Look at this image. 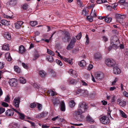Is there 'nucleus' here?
Returning <instances> with one entry per match:
<instances>
[{
	"label": "nucleus",
	"instance_id": "obj_1",
	"mask_svg": "<svg viewBox=\"0 0 128 128\" xmlns=\"http://www.w3.org/2000/svg\"><path fill=\"white\" fill-rule=\"evenodd\" d=\"M106 64L110 67H114L116 65V62L112 59L108 58L106 59L105 61Z\"/></svg>",
	"mask_w": 128,
	"mask_h": 128
},
{
	"label": "nucleus",
	"instance_id": "obj_2",
	"mask_svg": "<svg viewBox=\"0 0 128 128\" xmlns=\"http://www.w3.org/2000/svg\"><path fill=\"white\" fill-rule=\"evenodd\" d=\"M62 32L64 33V36L62 38V40L64 42H68L70 39V37L68 32L64 31Z\"/></svg>",
	"mask_w": 128,
	"mask_h": 128
},
{
	"label": "nucleus",
	"instance_id": "obj_3",
	"mask_svg": "<svg viewBox=\"0 0 128 128\" xmlns=\"http://www.w3.org/2000/svg\"><path fill=\"white\" fill-rule=\"evenodd\" d=\"M100 122L104 124H107L108 123L109 120L108 117L106 116H101L99 117Z\"/></svg>",
	"mask_w": 128,
	"mask_h": 128
},
{
	"label": "nucleus",
	"instance_id": "obj_4",
	"mask_svg": "<svg viewBox=\"0 0 128 128\" xmlns=\"http://www.w3.org/2000/svg\"><path fill=\"white\" fill-rule=\"evenodd\" d=\"M116 17L117 21L119 22L121 24L122 23V22H123L124 21V20L123 19L125 18V16L124 15L117 14H116Z\"/></svg>",
	"mask_w": 128,
	"mask_h": 128
},
{
	"label": "nucleus",
	"instance_id": "obj_5",
	"mask_svg": "<svg viewBox=\"0 0 128 128\" xmlns=\"http://www.w3.org/2000/svg\"><path fill=\"white\" fill-rule=\"evenodd\" d=\"M87 110L83 108H80L78 106L77 111L74 112V113L76 115H80L82 113L86 111Z\"/></svg>",
	"mask_w": 128,
	"mask_h": 128
},
{
	"label": "nucleus",
	"instance_id": "obj_6",
	"mask_svg": "<svg viewBox=\"0 0 128 128\" xmlns=\"http://www.w3.org/2000/svg\"><path fill=\"white\" fill-rule=\"evenodd\" d=\"M104 74L101 72H96L95 75V77L98 80H101L104 78Z\"/></svg>",
	"mask_w": 128,
	"mask_h": 128
},
{
	"label": "nucleus",
	"instance_id": "obj_7",
	"mask_svg": "<svg viewBox=\"0 0 128 128\" xmlns=\"http://www.w3.org/2000/svg\"><path fill=\"white\" fill-rule=\"evenodd\" d=\"M58 56L61 59H62L63 60L66 62H68L70 64H72V59L67 58H63V57L60 55L59 52H58Z\"/></svg>",
	"mask_w": 128,
	"mask_h": 128
},
{
	"label": "nucleus",
	"instance_id": "obj_8",
	"mask_svg": "<svg viewBox=\"0 0 128 128\" xmlns=\"http://www.w3.org/2000/svg\"><path fill=\"white\" fill-rule=\"evenodd\" d=\"M17 81L14 78H12L10 80L8 83L12 86H15L17 84Z\"/></svg>",
	"mask_w": 128,
	"mask_h": 128
},
{
	"label": "nucleus",
	"instance_id": "obj_9",
	"mask_svg": "<svg viewBox=\"0 0 128 128\" xmlns=\"http://www.w3.org/2000/svg\"><path fill=\"white\" fill-rule=\"evenodd\" d=\"M20 100V98H15L14 100V105L16 108H18L19 107Z\"/></svg>",
	"mask_w": 128,
	"mask_h": 128
},
{
	"label": "nucleus",
	"instance_id": "obj_10",
	"mask_svg": "<svg viewBox=\"0 0 128 128\" xmlns=\"http://www.w3.org/2000/svg\"><path fill=\"white\" fill-rule=\"evenodd\" d=\"M111 44H120L118 38L115 36L113 37L111 40Z\"/></svg>",
	"mask_w": 128,
	"mask_h": 128
},
{
	"label": "nucleus",
	"instance_id": "obj_11",
	"mask_svg": "<svg viewBox=\"0 0 128 128\" xmlns=\"http://www.w3.org/2000/svg\"><path fill=\"white\" fill-rule=\"evenodd\" d=\"M80 108H83L86 109H88V107L86 103L84 102H82L80 103L78 105Z\"/></svg>",
	"mask_w": 128,
	"mask_h": 128
},
{
	"label": "nucleus",
	"instance_id": "obj_12",
	"mask_svg": "<svg viewBox=\"0 0 128 128\" xmlns=\"http://www.w3.org/2000/svg\"><path fill=\"white\" fill-rule=\"evenodd\" d=\"M117 103L122 106H125L126 104V102L123 100H120V99H118L117 101Z\"/></svg>",
	"mask_w": 128,
	"mask_h": 128
},
{
	"label": "nucleus",
	"instance_id": "obj_13",
	"mask_svg": "<svg viewBox=\"0 0 128 128\" xmlns=\"http://www.w3.org/2000/svg\"><path fill=\"white\" fill-rule=\"evenodd\" d=\"M121 71L120 69L117 66H115L114 68L113 72L115 74H120Z\"/></svg>",
	"mask_w": 128,
	"mask_h": 128
},
{
	"label": "nucleus",
	"instance_id": "obj_14",
	"mask_svg": "<svg viewBox=\"0 0 128 128\" xmlns=\"http://www.w3.org/2000/svg\"><path fill=\"white\" fill-rule=\"evenodd\" d=\"M23 22L22 21H18L15 24V27L17 29H19L21 26V25L22 24Z\"/></svg>",
	"mask_w": 128,
	"mask_h": 128
},
{
	"label": "nucleus",
	"instance_id": "obj_15",
	"mask_svg": "<svg viewBox=\"0 0 128 128\" xmlns=\"http://www.w3.org/2000/svg\"><path fill=\"white\" fill-rule=\"evenodd\" d=\"M46 60L50 62H52L54 60L53 58L51 56L47 55L46 56Z\"/></svg>",
	"mask_w": 128,
	"mask_h": 128
},
{
	"label": "nucleus",
	"instance_id": "obj_16",
	"mask_svg": "<svg viewBox=\"0 0 128 128\" xmlns=\"http://www.w3.org/2000/svg\"><path fill=\"white\" fill-rule=\"evenodd\" d=\"M120 44H111V46L109 48V49L110 50L112 48H113L114 49H117L119 47Z\"/></svg>",
	"mask_w": 128,
	"mask_h": 128
},
{
	"label": "nucleus",
	"instance_id": "obj_17",
	"mask_svg": "<svg viewBox=\"0 0 128 128\" xmlns=\"http://www.w3.org/2000/svg\"><path fill=\"white\" fill-rule=\"evenodd\" d=\"M102 55L99 52H98L95 54L94 55V58L96 59H99L102 58Z\"/></svg>",
	"mask_w": 128,
	"mask_h": 128
},
{
	"label": "nucleus",
	"instance_id": "obj_18",
	"mask_svg": "<svg viewBox=\"0 0 128 128\" xmlns=\"http://www.w3.org/2000/svg\"><path fill=\"white\" fill-rule=\"evenodd\" d=\"M19 51L22 54L26 52V50L23 46L21 45L19 46Z\"/></svg>",
	"mask_w": 128,
	"mask_h": 128
},
{
	"label": "nucleus",
	"instance_id": "obj_19",
	"mask_svg": "<svg viewBox=\"0 0 128 128\" xmlns=\"http://www.w3.org/2000/svg\"><path fill=\"white\" fill-rule=\"evenodd\" d=\"M60 110L62 111H64L65 110V105L64 102L62 101L60 103Z\"/></svg>",
	"mask_w": 128,
	"mask_h": 128
},
{
	"label": "nucleus",
	"instance_id": "obj_20",
	"mask_svg": "<svg viewBox=\"0 0 128 128\" xmlns=\"http://www.w3.org/2000/svg\"><path fill=\"white\" fill-rule=\"evenodd\" d=\"M39 74L42 77H44L46 75V73L43 70H41L39 71Z\"/></svg>",
	"mask_w": 128,
	"mask_h": 128
},
{
	"label": "nucleus",
	"instance_id": "obj_21",
	"mask_svg": "<svg viewBox=\"0 0 128 128\" xmlns=\"http://www.w3.org/2000/svg\"><path fill=\"white\" fill-rule=\"evenodd\" d=\"M87 120L89 122L91 123H94V120L89 115H88L86 117Z\"/></svg>",
	"mask_w": 128,
	"mask_h": 128
},
{
	"label": "nucleus",
	"instance_id": "obj_22",
	"mask_svg": "<svg viewBox=\"0 0 128 128\" xmlns=\"http://www.w3.org/2000/svg\"><path fill=\"white\" fill-rule=\"evenodd\" d=\"M46 115V113L44 112H42L38 114L36 116L38 118H40L44 117Z\"/></svg>",
	"mask_w": 128,
	"mask_h": 128
},
{
	"label": "nucleus",
	"instance_id": "obj_23",
	"mask_svg": "<svg viewBox=\"0 0 128 128\" xmlns=\"http://www.w3.org/2000/svg\"><path fill=\"white\" fill-rule=\"evenodd\" d=\"M79 64L80 66L83 67L86 65V63L84 60H82L80 62Z\"/></svg>",
	"mask_w": 128,
	"mask_h": 128
},
{
	"label": "nucleus",
	"instance_id": "obj_24",
	"mask_svg": "<svg viewBox=\"0 0 128 128\" xmlns=\"http://www.w3.org/2000/svg\"><path fill=\"white\" fill-rule=\"evenodd\" d=\"M68 81L69 84H76L77 82L76 80L73 79H72V80L69 79Z\"/></svg>",
	"mask_w": 128,
	"mask_h": 128
},
{
	"label": "nucleus",
	"instance_id": "obj_25",
	"mask_svg": "<svg viewBox=\"0 0 128 128\" xmlns=\"http://www.w3.org/2000/svg\"><path fill=\"white\" fill-rule=\"evenodd\" d=\"M39 56L40 55L37 52H35V54H34V58L32 60H36L39 57Z\"/></svg>",
	"mask_w": 128,
	"mask_h": 128
},
{
	"label": "nucleus",
	"instance_id": "obj_26",
	"mask_svg": "<svg viewBox=\"0 0 128 128\" xmlns=\"http://www.w3.org/2000/svg\"><path fill=\"white\" fill-rule=\"evenodd\" d=\"M19 80L20 83L24 84L26 82V80L24 78L22 77H20V78Z\"/></svg>",
	"mask_w": 128,
	"mask_h": 128
},
{
	"label": "nucleus",
	"instance_id": "obj_27",
	"mask_svg": "<svg viewBox=\"0 0 128 128\" xmlns=\"http://www.w3.org/2000/svg\"><path fill=\"white\" fill-rule=\"evenodd\" d=\"M119 111L120 112V115L122 116L125 118H126L127 117L126 115L123 111L121 110H120Z\"/></svg>",
	"mask_w": 128,
	"mask_h": 128
},
{
	"label": "nucleus",
	"instance_id": "obj_28",
	"mask_svg": "<svg viewBox=\"0 0 128 128\" xmlns=\"http://www.w3.org/2000/svg\"><path fill=\"white\" fill-rule=\"evenodd\" d=\"M30 24L31 26H34L37 24L38 22L36 21H31Z\"/></svg>",
	"mask_w": 128,
	"mask_h": 128
},
{
	"label": "nucleus",
	"instance_id": "obj_29",
	"mask_svg": "<svg viewBox=\"0 0 128 128\" xmlns=\"http://www.w3.org/2000/svg\"><path fill=\"white\" fill-rule=\"evenodd\" d=\"M69 104L71 108H72L75 106V103L74 101L72 100L70 101V102H69Z\"/></svg>",
	"mask_w": 128,
	"mask_h": 128
},
{
	"label": "nucleus",
	"instance_id": "obj_30",
	"mask_svg": "<svg viewBox=\"0 0 128 128\" xmlns=\"http://www.w3.org/2000/svg\"><path fill=\"white\" fill-rule=\"evenodd\" d=\"M73 47L74 45L71 44V43H70L67 46L66 49L68 50H69L72 48Z\"/></svg>",
	"mask_w": 128,
	"mask_h": 128
},
{
	"label": "nucleus",
	"instance_id": "obj_31",
	"mask_svg": "<svg viewBox=\"0 0 128 128\" xmlns=\"http://www.w3.org/2000/svg\"><path fill=\"white\" fill-rule=\"evenodd\" d=\"M16 3V0H10V4L12 6L15 5Z\"/></svg>",
	"mask_w": 128,
	"mask_h": 128
},
{
	"label": "nucleus",
	"instance_id": "obj_32",
	"mask_svg": "<svg viewBox=\"0 0 128 128\" xmlns=\"http://www.w3.org/2000/svg\"><path fill=\"white\" fill-rule=\"evenodd\" d=\"M112 18H109L108 17H106L104 19V20L105 21L108 23H110L112 21Z\"/></svg>",
	"mask_w": 128,
	"mask_h": 128
},
{
	"label": "nucleus",
	"instance_id": "obj_33",
	"mask_svg": "<svg viewBox=\"0 0 128 128\" xmlns=\"http://www.w3.org/2000/svg\"><path fill=\"white\" fill-rule=\"evenodd\" d=\"M1 23L4 25L6 26L8 25V21L5 20H2L1 21Z\"/></svg>",
	"mask_w": 128,
	"mask_h": 128
},
{
	"label": "nucleus",
	"instance_id": "obj_34",
	"mask_svg": "<svg viewBox=\"0 0 128 128\" xmlns=\"http://www.w3.org/2000/svg\"><path fill=\"white\" fill-rule=\"evenodd\" d=\"M47 52L49 54L52 55L53 56H54L55 54L54 52L48 49H47Z\"/></svg>",
	"mask_w": 128,
	"mask_h": 128
},
{
	"label": "nucleus",
	"instance_id": "obj_35",
	"mask_svg": "<svg viewBox=\"0 0 128 128\" xmlns=\"http://www.w3.org/2000/svg\"><path fill=\"white\" fill-rule=\"evenodd\" d=\"M14 70L15 71L18 73H19L20 71V69L17 66H14Z\"/></svg>",
	"mask_w": 128,
	"mask_h": 128
},
{
	"label": "nucleus",
	"instance_id": "obj_36",
	"mask_svg": "<svg viewBox=\"0 0 128 128\" xmlns=\"http://www.w3.org/2000/svg\"><path fill=\"white\" fill-rule=\"evenodd\" d=\"M8 116H12L14 114V112L13 111L11 110H8Z\"/></svg>",
	"mask_w": 128,
	"mask_h": 128
},
{
	"label": "nucleus",
	"instance_id": "obj_37",
	"mask_svg": "<svg viewBox=\"0 0 128 128\" xmlns=\"http://www.w3.org/2000/svg\"><path fill=\"white\" fill-rule=\"evenodd\" d=\"M19 126L17 123H14L12 125L11 128H19Z\"/></svg>",
	"mask_w": 128,
	"mask_h": 128
},
{
	"label": "nucleus",
	"instance_id": "obj_38",
	"mask_svg": "<svg viewBox=\"0 0 128 128\" xmlns=\"http://www.w3.org/2000/svg\"><path fill=\"white\" fill-rule=\"evenodd\" d=\"M52 102L54 106H57V100L56 99L53 98L52 99Z\"/></svg>",
	"mask_w": 128,
	"mask_h": 128
},
{
	"label": "nucleus",
	"instance_id": "obj_39",
	"mask_svg": "<svg viewBox=\"0 0 128 128\" xmlns=\"http://www.w3.org/2000/svg\"><path fill=\"white\" fill-rule=\"evenodd\" d=\"M8 44H4L2 47L3 50H7L8 48Z\"/></svg>",
	"mask_w": 128,
	"mask_h": 128
},
{
	"label": "nucleus",
	"instance_id": "obj_40",
	"mask_svg": "<svg viewBox=\"0 0 128 128\" xmlns=\"http://www.w3.org/2000/svg\"><path fill=\"white\" fill-rule=\"evenodd\" d=\"M82 36V33L81 32H80L77 36H76V37L78 40H79L81 38Z\"/></svg>",
	"mask_w": 128,
	"mask_h": 128
},
{
	"label": "nucleus",
	"instance_id": "obj_41",
	"mask_svg": "<svg viewBox=\"0 0 128 128\" xmlns=\"http://www.w3.org/2000/svg\"><path fill=\"white\" fill-rule=\"evenodd\" d=\"M48 92L50 94H51V95L52 96H54L55 95L54 92L52 90H49L48 91Z\"/></svg>",
	"mask_w": 128,
	"mask_h": 128
},
{
	"label": "nucleus",
	"instance_id": "obj_42",
	"mask_svg": "<svg viewBox=\"0 0 128 128\" xmlns=\"http://www.w3.org/2000/svg\"><path fill=\"white\" fill-rule=\"evenodd\" d=\"M87 19L90 22H92L93 20V18L92 16H87Z\"/></svg>",
	"mask_w": 128,
	"mask_h": 128
},
{
	"label": "nucleus",
	"instance_id": "obj_43",
	"mask_svg": "<svg viewBox=\"0 0 128 128\" xmlns=\"http://www.w3.org/2000/svg\"><path fill=\"white\" fill-rule=\"evenodd\" d=\"M5 111L4 108L2 107L0 108V114H1Z\"/></svg>",
	"mask_w": 128,
	"mask_h": 128
},
{
	"label": "nucleus",
	"instance_id": "obj_44",
	"mask_svg": "<svg viewBox=\"0 0 128 128\" xmlns=\"http://www.w3.org/2000/svg\"><path fill=\"white\" fill-rule=\"evenodd\" d=\"M73 74H72V76L74 77L75 78L77 77L78 76V74L77 72L75 71H74V72L73 73Z\"/></svg>",
	"mask_w": 128,
	"mask_h": 128
},
{
	"label": "nucleus",
	"instance_id": "obj_45",
	"mask_svg": "<svg viewBox=\"0 0 128 128\" xmlns=\"http://www.w3.org/2000/svg\"><path fill=\"white\" fill-rule=\"evenodd\" d=\"M56 62L60 66H61L62 64L61 61L58 60H56Z\"/></svg>",
	"mask_w": 128,
	"mask_h": 128
},
{
	"label": "nucleus",
	"instance_id": "obj_46",
	"mask_svg": "<svg viewBox=\"0 0 128 128\" xmlns=\"http://www.w3.org/2000/svg\"><path fill=\"white\" fill-rule=\"evenodd\" d=\"M87 13V12L86 11V8H85L82 10V14L84 16H86V14Z\"/></svg>",
	"mask_w": 128,
	"mask_h": 128
},
{
	"label": "nucleus",
	"instance_id": "obj_47",
	"mask_svg": "<svg viewBox=\"0 0 128 128\" xmlns=\"http://www.w3.org/2000/svg\"><path fill=\"white\" fill-rule=\"evenodd\" d=\"M28 5L26 4H25L23 5L22 8L24 10H26L28 8Z\"/></svg>",
	"mask_w": 128,
	"mask_h": 128
},
{
	"label": "nucleus",
	"instance_id": "obj_48",
	"mask_svg": "<svg viewBox=\"0 0 128 128\" xmlns=\"http://www.w3.org/2000/svg\"><path fill=\"white\" fill-rule=\"evenodd\" d=\"M1 105L4 107H7L8 106V104L4 102H2Z\"/></svg>",
	"mask_w": 128,
	"mask_h": 128
},
{
	"label": "nucleus",
	"instance_id": "obj_49",
	"mask_svg": "<svg viewBox=\"0 0 128 128\" xmlns=\"http://www.w3.org/2000/svg\"><path fill=\"white\" fill-rule=\"evenodd\" d=\"M121 24L122 25L127 26H128V22H125L124 21L123 22H122V23Z\"/></svg>",
	"mask_w": 128,
	"mask_h": 128
},
{
	"label": "nucleus",
	"instance_id": "obj_50",
	"mask_svg": "<svg viewBox=\"0 0 128 128\" xmlns=\"http://www.w3.org/2000/svg\"><path fill=\"white\" fill-rule=\"evenodd\" d=\"M84 91L83 90L80 89H78L77 91L76 92V93H77L78 94L80 93H81L82 94L83 93H84Z\"/></svg>",
	"mask_w": 128,
	"mask_h": 128
},
{
	"label": "nucleus",
	"instance_id": "obj_51",
	"mask_svg": "<svg viewBox=\"0 0 128 128\" xmlns=\"http://www.w3.org/2000/svg\"><path fill=\"white\" fill-rule=\"evenodd\" d=\"M4 38L7 39V40H8L7 37H8V32H5L4 34Z\"/></svg>",
	"mask_w": 128,
	"mask_h": 128
},
{
	"label": "nucleus",
	"instance_id": "obj_52",
	"mask_svg": "<svg viewBox=\"0 0 128 128\" xmlns=\"http://www.w3.org/2000/svg\"><path fill=\"white\" fill-rule=\"evenodd\" d=\"M93 65L92 64H90L89 65L88 68V70H90L93 68Z\"/></svg>",
	"mask_w": 128,
	"mask_h": 128
},
{
	"label": "nucleus",
	"instance_id": "obj_53",
	"mask_svg": "<svg viewBox=\"0 0 128 128\" xmlns=\"http://www.w3.org/2000/svg\"><path fill=\"white\" fill-rule=\"evenodd\" d=\"M4 64L3 63H2L0 62V69H1L4 67Z\"/></svg>",
	"mask_w": 128,
	"mask_h": 128
},
{
	"label": "nucleus",
	"instance_id": "obj_54",
	"mask_svg": "<svg viewBox=\"0 0 128 128\" xmlns=\"http://www.w3.org/2000/svg\"><path fill=\"white\" fill-rule=\"evenodd\" d=\"M20 114V118L22 119H23L24 118V114Z\"/></svg>",
	"mask_w": 128,
	"mask_h": 128
},
{
	"label": "nucleus",
	"instance_id": "obj_55",
	"mask_svg": "<svg viewBox=\"0 0 128 128\" xmlns=\"http://www.w3.org/2000/svg\"><path fill=\"white\" fill-rule=\"evenodd\" d=\"M36 106V104L34 103L31 104L30 105V107L31 108H34Z\"/></svg>",
	"mask_w": 128,
	"mask_h": 128
},
{
	"label": "nucleus",
	"instance_id": "obj_56",
	"mask_svg": "<svg viewBox=\"0 0 128 128\" xmlns=\"http://www.w3.org/2000/svg\"><path fill=\"white\" fill-rule=\"evenodd\" d=\"M84 91V93H83V95L84 96H87L88 94V92L87 90H83Z\"/></svg>",
	"mask_w": 128,
	"mask_h": 128
},
{
	"label": "nucleus",
	"instance_id": "obj_57",
	"mask_svg": "<svg viewBox=\"0 0 128 128\" xmlns=\"http://www.w3.org/2000/svg\"><path fill=\"white\" fill-rule=\"evenodd\" d=\"M22 66H23L25 68L27 69L28 68V66L24 63H22Z\"/></svg>",
	"mask_w": 128,
	"mask_h": 128
},
{
	"label": "nucleus",
	"instance_id": "obj_58",
	"mask_svg": "<svg viewBox=\"0 0 128 128\" xmlns=\"http://www.w3.org/2000/svg\"><path fill=\"white\" fill-rule=\"evenodd\" d=\"M74 71L72 69H70L69 71V73L72 76V74H73V73L74 72Z\"/></svg>",
	"mask_w": 128,
	"mask_h": 128
},
{
	"label": "nucleus",
	"instance_id": "obj_59",
	"mask_svg": "<svg viewBox=\"0 0 128 128\" xmlns=\"http://www.w3.org/2000/svg\"><path fill=\"white\" fill-rule=\"evenodd\" d=\"M123 94L125 96L128 98V93L126 91H124L123 93Z\"/></svg>",
	"mask_w": 128,
	"mask_h": 128
},
{
	"label": "nucleus",
	"instance_id": "obj_60",
	"mask_svg": "<svg viewBox=\"0 0 128 128\" xmlns=\"http://www.w3.org/2000/svg\"><path fill=\"white\" fill-rule=\"evenodd\" d=\"M51 76L53 77L55 76L56 75V73L54 71H52L51 72Z\"/></svg>",
	"mask_w": 128,
	"mask_h": 128
},
{
	"label": "nucleus",
	"instance_id": "obj_61",
	"mask_svg": "<svg viewBox=\"0 0 128 128\" xmlns=\"http://www.w3.org/2000/svg\"><path fill=\"white\" fill-rule=\"evenodd\" d=\"M106 6L107 7V9L108 10H109V11L111 10V9L112 8V6L111 7L110 6H107V5H106Z\"/></svg>",
	"mask_w": 128,
	"mask_h": 128
},
{
	"label": "nucleus",
	"instance_id": "obj_62",
	"mask_svg": "<svg viewBox=\"0 0 128 128\" xmlns=\"http://www.w3.org/2000/svg\"><path fill=\"white\" fill-rule=\"evenodd\" d=\"M125 2V0H120L118 2V3L122 4H124V3Z\"/></svg>",
	"mask_w": 128,
	"mask_h": 128
},
{
	"label": "nucleus",
	"instance_id": "obj_63",
	"mask_svg": "<svg viewBox=\"0 0 128 128\" xmlns=\"http://www.w3.org/2000/svg\"><path fill=\"white\" fill-rule=\"evenodd\" d=\"M28 122L30 123V124H31L32 126H34L35 124H34V122H31V121H29V120H28Z\"/></svg>",
	"mask_w": 128,
	"mask_h": 128
},
{
	"label": "nucleus",
	"instance_id": "obj_64",
	"mask_svg": "<svg viewBox=\"0 0 128 128\" xmlns=\"http://www.w3.org/2000/svg\"><path fill=\"white\" fill-rule=\"evenodd\" d=\"M101 102L102 103V104L104 105H106L107 104V102L106 101L104 100H102Z\"/></svg>",
	"mask_w": 128,
	"mask_h": 128
}]
</instances>
